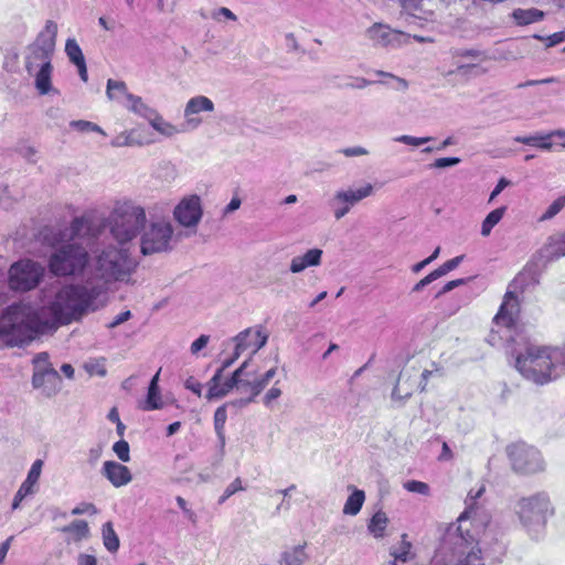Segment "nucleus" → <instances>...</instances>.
Returning a JSON list of instances; mask_svg holds the SVG:
<instances>
[{
  "label": "nucleus",
  "instance_id": "nucleus-8",
  "mask_svg": "<svg viewBox=\"0 0 565 565\" xmlns=\"http://www.w3.org/2000/svg\"><path fill=\"white\" fill-rule=\"evenodd\" d=\"M174 228L170 221H151L140 233V253L145 256L171 252Z\"/></svg>",
  "mask_w": 565,
  "mask_h": 565
},
{
  "label": "nucleus",
  "instance_id": "nucleus-13",
  "mask_svg": "<svg viewBox=\"0 0 565 565\" xmlns=\"http://www.w3.org/2000/svg\"><path fill=\"white\" fill-rule=\"evenodd\" d=\"M203 209L196 194L184 196L174 207L173 217L183 227L193 228L201 222Z\"/></svg>",
  "mask_w": 565,
  "mask_h": 565
},
{
  "label": "nucleus",
  "instance_id": "nucleus-22",
  "mask_svg": "<svg viewBox=\"0 0 565 565\" xmlns=\"http://www.w3.org/2000/svg\"><path fill=\"white\" fill-rule=\"evenodd\" d=\"M322 249L311 248L301 256H296L290 262V271L298 274L308 267L318 266L321 263Z\"/></svg>",
  "mask_w": 565,
  "mask_h": 565
},
{
  "label": "nucleus",
  "instance_id": "nucleus-37",
  "mask_svg": "<svg viewBox=\"0 0 565 565\" xmlns=\"http://www.w3.org/2000/svg\"><path fill=\"white\" fill-rule=\"evenodd\" d=\"M227 404L220 406L214 413V429L217 435L221 448L225 446V433L224 427L227 419L226 413Z\"/></svg>",
  "mask_w": 565,
  "mask_h": 565
},
{
  "label": "nucleus",
  "instance_id": "nucleus-53",
  "mask_svg": "<svg viewBox=\"0 0 565 565\" xmlns=\"http://www.w3.org/2000/svg\"><path fill=\"white\" fill-rule=\"evenodd\" d=\"M460 158L458 157H449V158H438L433 163L429 164V168L433 169H445L449 167H454L460 163Z\"/></svg>",
  "mask_w": 565,
  "mask_h": 565
},
{
  "label": "nucleus",
  "instance_id": "nucleus-24",
  "mask_svg": "<svg viewBox=\"0 0 565 565\" xmlns=\"http://www.w3.org/2000/svg\"><path fill=\"white\" fill-rule=\"evenodd\" d=\"M106 95L109 100H114L124 107H126V104H129V102L135 96L134 94L128 92L127 85L122 81H115V79H108L107 81V88H106Z\"/></svg>",
  "mask_w": 565,
  "mask_h": 565
},
{
  "label": "nucleus",
  "instance_id": "nucleus-30",
  "mask_svg": "<svg viewBox=\"0 0 565 565\" xmlns=\"http://www.w3.org/2000/svg\"><path fill=\"white\" fill-rule=\"evenodd\" d=\"M150 126L161 134L164 137H173L174 135L179 132H184L183 127L181 129L177 128L171 122L166 121L159 113H157L152 119L149 121Z\"/></svg>",
  "mask_w": 565,
  "mask_h": 565
},
{
  "label": "nucleus",
  "instance_id": "nucleus-56",
  "mask_svg": "<svg viewBox=\"0 0 565 565\" xmlns=\"http://www.w3.org/2000/svg\"><path fill=\"white\" fill-rule=\"evenodd\" d=\"M85 513L96 514L97 509L93 503L83 502L72 510L73 515H82Z\"/></svg>",
  "mask_w": 565,
  "mask_h": 565
},
{
  "label": "nucleus",
  "instance_id": "nucleus-31",
  "mask_svg": "<svg viewBox=\"0 0 565 565\" xmlns=\"http://www.w3.org/2000/svg\"><path fill=\"white\" fill-rule=\"evenodd\" d=\"M126 108L136 115L150 121L152 117L158 113L156 109L148 106L141 97L134 96L129 104H126Z\"/></svg>",
  "mask_w": 565,
  "mask_h": 565
},
{
  "label": "nucleus",
  "instance_id": "nucleus-26",
  "mask_svg": "<svg viewBox=\"0 0 565 565\" xmlns=\"http://www.w3.org/2000/svg\"><path fill=\"white\" fill-rule=\"evenodd\" d=\"M544 12L536 8L530 9H514L511 13V18L516 25L523 26L543 20Z\"/></svg>",
  "mask_w": 565,
  "mask_h": 565
},
{
  "label": "nucleus",
  "instance_id": "nucleus-16",
  "mask_svg": "<svg viewBox=\"0 0 565 565\" xmlns=\"http://www.w3.org/2000/svg\"><path fill=\"white\" fill-rule=\"evenodd\" d=\"M267 340L268 334L265 333L260 327L257 329H245L234 338L236 343V356H241V354L247 349H252V353L255 354L258 350L265 347Z\"/></svg>",
  "mask_w": 565,
  "mask_h": 565
},
{
  "label": "nucleus",
  "instance_id": "nucleus-19",
  "mask_svg": "<svg viewBox=\"0 0 565 565\" xmlns=\"http://www.w3.org/2000/svg\"><path fill=\"white\" fill-rule=\"evenodd\" d=\"M43 461L38 459L35 460L31 469L28 472L26 479L23 481V483L20 486L19 490L17 491L13 502H12V509L15 510L19 508L21 501L29 494L33 492V486L38 482L41 471H42Z\"/></svg>",
  "mask_w": 565,
  "mask_h": 565
},
{
  "label": "nucleus",
  "instance_id": "nucleus-27",
  "mask_svg": "<svg viewBox=\"0 0 565 565\" xmlns=\"http://www.w3.org/2000/svg\"><path fill=\"white\" fill-rule=\"evenodd\" d=\"M160 370L151 379L147 398L142 405L143 411H153L162 407L160 391L158 386Z\"/></svg>",
  "mask_w": 565,
  "mask_h": 565
},
{
  "label": "nucleus",
  "instance_id": "nucleus-20",
  "mask_svg": "<svg viewBox=\"0 0 565 565\" xmlns=\"http://www.w3.org/2000/svg\"><path fill=\"white\" fill-rule=\"evenodd\" d=\"M64 533L66 544H78L90 536L88 523L84 520H75L72 523L61 527Z\"/></svg>",
  "mask_w": 565,
  "mask_h": 565
},
{
  "label": "nucleus",
  "instance_id": "nucleus-5",
  "mask_svg": "<svg viewBox=\"0 0 565 565\" xmlns=\"http://www.w3.org/2000/svg\"><path fill=\"white\" fill-rule=\"evenodd\" d=\"M137 262L131 257L130 252L125 246L108 244L103 247L92 249L90 263L88 267L87 288H98L99 294L104 286L114 282H128L131 275L136 271ZM97 298L93 300L95 302ZM92 303L89 310H95Z\"/></svg>",
  "mask_w": 565,
  "mask_h": 565
},
{
  "label": "nucleus",
  "instance_id": "nucleus-12",
  "mask_svg": "<svg viewBox=\"0 0 565 565\" xmlns=\"http://www.w3.org/2000/svg\"><path fill=\"white\" fill-rule=\"evenodd\" d=\"M250 359L244 361L238 369H236L232 375L225 380L222 384V370H216L212 379L207 382L206 398L209 401L225 397L234 387L239 390L247 388L246 380L243 376L249 375L246 373V369L249 365Z\"/></svg>",
  "mask_w": 565,
  "mask_h": 565
},
{
  "label": "nucleus",
  "instance_id": "nucleus-63",
  "mask_svg": "<svg viewBox=\"0 0 565 565\" xmlns=\"http://www.w3.org/2000/svg\"><path fill=\"white\" fill-rule=\"evenodd\" d=\"M242 200L238 196H233L230 203L224 207L222 214L227 216L241 207Z\"/></svg>",
  "mask_w": 565,
  "mask_h": 565
},
{
  "label": "nucleus",
  "instance_id": "nucleus-23",
  "mask_svg": "<svg viewBox=\"0 0 565 565\" xmlns=\"http://www.w3.org/2000/svg\"><path fill=\"white\" fill-rule=\"evenodd\" d=\"M60 381V374L52 366L35 369L32 376V384L35 388L44 387L46 383L51 385V390L47 392V394L56 391V385Z\"/></svg>",
  "mask_w": 565,
  "mask_h": 565
},
{
  "label": "nucleus",
  "instance_id": "nucleus-41",
  "mask_svg": "<svg viewBox=\"0 0 565 565\" xmlns=\"http://www.w3.org/2000/svg\"><path fill=\"white\" fill-rule=\"evenodd\" d=\"M403 374L399 375L395 387L392 391V399L399 402L403 404L406 399H408L413 395L414 384H408L407 387H403L404 383H402ZM408 379L405 381L407 384Z\"/></svg>",
  "mask_w": 565,
  "mask_h": 565
},
{
  "label": "nucleus",
  "instance_id": "nucleus-54",
  "mask_svg": "<svg viewBox=\"0 0 565 565\" xmlns=\"http://www.w3.org/2000/svg\"><path fill=\"white\" fill-rule=\"evenodd\" d=\"M349 192H351V195H353V200L355 201V203L360 202L361 200L372 195L373 193V185L367 183L365 184L364 186L358 189V190H352V189H349L348 190Z\"/></svg>",
  "mask_w": 565,
  "mask_h": 565
},
{
  "label": "nucleus",
  "instance_id": "nucleus-40",
  "mask_svg": "<svg viewBox=\"0 0 565 565\" xmlns=\"http://www.w3.org/2000/svg\"><path fill=\"white\" fill-rule=\"evenodd\" d=\"M136 131L130 130L126 132H121L120 135L116 136L111 140L113 147H130V146H142L145 143H149L150 141H142L140 139H137L135 137Z\"/></svg>",
  "mask_w": 565,
  "mask_h": 565
},
{
  "label": "nucleus",
  "instance_id": "nucleus-46",
  "mask_svg": "<svg viewBox=\"0 0 565 565\" xmlns=\"http://www.w3.org/2000/svg\"><path fill=\"white\" fill-rule=\"evenodd\" d=\"M565 206V195L556 199L541 215L540 221H546L558 214Z\"/></svg>",
  "mask_w": 565,
  "mask_h": 565
},
{
  "label": "nucleus",
  "instance_id": "nucleus-35",
  "mask_svg": "<svg viewBox=\"0 0 565 565\" xmlns=\"http://www.w3.org/2000/svg\"><path fill=\"white\" fill-rule=\"evenodd\" d=\"M507 211V206L498 207L491 211L481 224V235L487 237L491 234L492 228L502 220Z\"/></svg>",
  "mask_w": 565,
  "mask_h": 565
},
{
  "label": "nucleus",
  "instance_id": "nucleus-14",
  "mask_svg": "<svg viewBox=\"0 0 565 565\" xmlns=\"http://www.w3.org/2000/svg\"><path fill=\"white\" fill-rule=\"evenodd\" d=\"M366 35L374 45L381 47H398L408 43L409 40L408 34L381 23H375L369 28Z\"/></svg>",
  "mask_w": 565,
  "mask_h": 565
},
{
  "label": "nucleus",
  "instance_id": "nucleus-60",
  "mask_svg": "<svg viewBox=\"0 0 565 565\" xmlns=\"http://www.w3.org/2000/svg\"><path fill=\"white\" fill-rule=\"evenodd\" d=\"M36 152V149L32 146H22L19 148L21 157L30 162H35Z\"/></svg>",
  "mask_w": 565,
  "mask_h": 565
},
{
  "label": "nucleus",
  "instance_id": "nucleus-7",
  "mask_svg": "<svg viewBox=\"0 0 565 565\" xmlns=\"http://www.w3.org/2000/svg\"><path fill=\"white\" fill-rule=\"evenodd\" d=\"M515 513L529 533L537 535L553 514L550 498L544 492L521 498L515 504Z\"/></svg>",
  "mask_w": 565,
  "mask_h": 565
},
{
  "label": "nucleus",
  "instance_id": "nucleus-36",
  "mask_svg": "<svg viewBox=\"0 0 565 565\" xmlns=\"http://www.w3.org/2000/svg\"><path fill=\"white\" fill-rule=\"evenodd\" d=\"M103 543L106 550L110 553H115L119 548V537L116 534L113 523L106 522L102 527Z\"/></svg>",
  "mask_w": 565,
  "mask_h": 565
},
{
  "label": "nucleus",
  "instance_id": "nucleus-57",
  "mask_svg": "<svg viewBox=\"0 0 565 565\" xmlns=\"http://www.w3.org/2000/svg\"><path fill=\"white\" fill-rule=\"evenodd\" d=\"M437 280L436 276H434V273H429L427 276H425L423 279H420L417 284H415L412 288L413 292H419L422 291L426 286L431 284L433 281Z\"/></svg>",
  "mask_w": 565,
  "mask_h": 565
},
{
  "label": "nucleus",
  "instance_id": "nucleus-59",
  "mask_svg": "<svg viewBox=\"0 0 565 565\" xmlns=\"http://www.w3.org/2000/svg\"><path fill=\"white\" fill-rule=\"evenodd\" d=\"M210 337L206 334L200 335L194 342L191 344V353L196 354L199 351H201L203 348L206 347L209 343Z\"/></svg>",
  "mask_w": 565,
  "mask_h": 565
},
{
  "label": "nucleus",
  "instance_id": "nucleus-4",
  "mask_svg": "<svg viewBox=\"0 0 565 565\" xmlns=\"http://www.w3.org/2000/svg\"><path fill=\"white\" fill-rule=\"evenodd\" d=\"M507 339L514 343L511 355L514 358V366L520 374L536 384H545L559 377L565 363L561 348L535 345L524 338L507 334Z\"/></svg>",
  "mask_w": 565,
  "mask_h": 565
},
{
  "label": "nucleus",
  "instance_id": "nucleus-43",
  "mask_svg": "<svg viewBox=\"0 0 565 565\" xmlns=\"http://www.w3.org/2000/svg\"><path fill=\"white\" fill-rule=\"evenodd\" d=\"M462 259H463V255H460V256L454 257V258L445 262L438 268L433 270L434 276H436V278L438 279V278L447 275L449 271L456 269L460 265Z\"/></svg>",
  "mask_w": 565,
  "mask_h": 565
},
{
  "label": "nucleus",
  "instance_id": "nucleus-1",
  "mask_svg": "<svg viewBox=\"0 0 565 565\" xmlns=\"http://www.w3.org/2000/svg\"><path fill=\"white\" fill-rule=\"evenodd\" d=\"M98 294V288L64 285L53 300L42 307L41 313L45 319L30 303H12L0 316V341L9 347L23 345L49 328L79 320Z\"/></svg>",
  "mask_w": 565,
  "mask_h": 565
},
{
  "label": "nucleus",
  "instance_id": "nucleus-18",
  "mask_svg": "<svg viewBox=\"0 0 565 565\" xmlns=\"http://www.w3.org/2000/svg\"><path fill=\"white\" fill-rule=\"evenodd\" d=\"M516 312V298L511 292H508L505 295L504 302L501 305L499 312L494 317V322L498 326L501 324L504 328V332L510 333L515 326L514 316Z\"/></svg>",
  "mask_w": 565,
  "mask_h": 565
},
{
  "label": "nucleus",
  "instance_id": "nucleus-11",
  "mask_svg": "<svg viewBox=\"0 0 565 565\" xmlns=\"http://www.w3.org/2000/svg\"><path fill=\"white\" fill-rule=\"evenodd\" d=\"M44 267L31 259H22L9 269V286L13 290L29 291L38 287L44 276Z\"/></svg>",
  "mask_w": 565,
  "mask_h": 565
},
{
  "label": "nucleus",
  "instance_id": "nucleus-49",
  "mask_svg": "<svg viewBox=\"0 0 565 565\" xmlns=\"http://www.w3.org/2000/svg\"><path fill=\"white\" fill-rule=\"evenodd\" d=\"M550 256L559 258L565 256V234L558 238L553 239L548 246Z\"/></svg>",
  "mask_w": 565,
  "mask_h": 565
},
{
  "label": "nucleus",
  "instance_id": "nucleus-64",
  "mask_svg": "<svg viewBox=\"0 0 565 565\" xmlns=\"http://www.w3.org/2000/svg\"><path fill=\"white\" fill-rule=\"evenodd\" d=\"M77 565H97V558L94 555L79 553L76 558Z\"/></svg>",
  "mask_w": 565,
  "mask_h": 565
},
{
  "label": "nucleus",
  "instance_id": "nucleus-32",
  "mask_svg": "<svg viewBox=\"0 0 565 565\" xmlns=\"http://www.w3.org/2000/svg\"><path fill=\"white\" fill-rule=\"evenodd\" d=\"M423 0H399L402 8L407 12L411 18L419 20H431L433 12H425L422 10Z\"/></svg>",
  "mask_w": 565,
  "mask_h": 565
},
{
  "label": "nucleus",
  "instance_id": "nucleus-28",
  "mask_svg": "<svg viewBox=\"0 0 565 565\" xmlns=\"http://www.w3.org/2000/svg\"><path fill=\"white\" fill-rule=\"evenodd\" d=\"M53 67L52 64L46 62V66L33 71L35 77V87L41 95H46L52 90L51 76Z\"/></svg>",
  "mask_w": 565,
  "mask_h": 565
},
{
  "label": "nucleus",
  "instance_id": "nucleus-45",
  "mask_svg": "<svg viewBox=\"0 0 565 565\" xmlns=\"http://www.w3.org/2000/svg\"><path fill=\"white\" fill-rule=\"evenodd\" d=\"M404 489L408 492L418 493L422 495H429L430 488L426 482L417 481V480H408L403 484Z\"/></svg>",
  "mask_w": 565,
  "mask_h": 565
},
{
  "label": "nucleus",
  "instance_id": "nucleus-42",
  "mask_svg": "<svg viewBox=\"0 0 565 565\" xmlns=\"http://www.w3.org/2000/svg\"><path fill=\"white\" fill-rule=\"evenodd\" d=\"M65 52L73 64H78L85 61L82 49L79 47L75 39H67L65 43Z\"/></svg>",
  "mask_w": 565,
  "mask_h": 565
},
{
  "label": "nucleus",
  "instance_id": "nucleus-55",
  "mask_svg": "<svg viewBox=\"0 0 565 565\" xmlns=\"http://www.w3.org/2000/svg\"><path fill=\"white\" fill-rule=\"evenodd\" d=\"M534 38L539 40H545L547 42L546 46L552 47L565 41V29L547 38H543L541 35H534Z\"/></svg>",
  "mask_w": 565,
  "mask_h": 565
},
{
  "label": "nucleus",
  "instance_id": "nucleus-39",
  "mask_svg": "<svg viewBox=\"0 0 565 565\" xmlns=\"http://www.w3.org/2000/svg\"><path fill=\"white\" fill-rule=\"evenodd\" d=\"M487 73L484 67H481L479 64H460L456 70L449 71L447 75L458 74L465 78H470L472 76H480Z\"/></svg>",
  "mask_w": 565,
  "mask_h": 565
},
{
  "label": "nucleus",
  "instance_id": "nucleus-17",
  "mask_svg": "<svg viewBox=\"0 0 565 565\" xmlns=\"http://www.w3.org/2000/svg\"><path fill=\"white\" fill-rule=\"evenodd\" d=\"M102 475L116 488L128 484L132 479L128 467L113 460L104 462Z\"/></svg>",
  "mask_w": 565,
  "mask_h": 565
},
{
  "label": "nucleus",
  "instance_id": "nucleus-52",
  "mask_svg": "<svg viewBox=\"0 0 565 565\" xmlns=\"http://www.w3.org/2000/svg\"><path fill=\"white\" fill-rule=\"evenodd\" d=\"M455 56L459 57H468L479 61H484L487 58V55L484 52L477 50V49H460L457 50L454 54Z\"/></svg>",
  "mask_w": 565,
  "mask_h": 565
},
{
  "label": "nucleus",
  "instance_id": "nucleus-21",
  "mask_svg": "<svg viewBox=\"0 0 565 565\" xmlns=\"http://www.w3.org/2000/svg\"><path fill=\"white\" fill-rule=\"evenodd\" d=\"M353 195L348 190L338 191L333 198L329 201V206L333 211V215L335 220H341L351 210V207L356 204L353 200Z\"/></svg>",
  "mask_w": 565,
  "mask_h": 565
},
{
  "label": "nucleus",
  "instance_id": "nucleus-50",
  "mask_svg": "<svg viewBox=\"0 0 565 565\" xmlns=\"http://www.w3.org/2000/svg\"><path fill=\"white\" fill-rule=\"evenodd\" d=\"M113 451L122 462H128L130 460L129 444L126 440L120 439L119 441H116L113 445Z\"/></svg>",
  "mask_w": 565,
  "mask_h": 565
},
{
  "label": "nucleus",
  "instance_id": "nucleus-51",
  "mask_svg": "<svg viewBox=\"0 0 565 565\" xmlns=\"http://www.w3.org/2000/svg\"><path fill=\"white\" fill-rule=\"evenodd\" d=\"M406 535H403V542L399 551L391 552V555L394 557V561L397 562H406L411 554V543L405 541Z\"/></svg>",
  "mask_w": 565,
  "mask_h": 565
},
{
  "label": "nucleus",
  "instance_id": "nucleus-44",
  "mask_svg": "<svg viewBox=\"0 0 565 565\" xmlns=\"http://www.w3.org/2000/svg\"><path fill=\"white\" fill-rule=\"evenodd\" d=\"M71 127H73L74 129L81 131V132H89V131H93V132H98L103 136H106V132L103 130L102 127H99L98 125L92 122V121H87V120H73L71 121Z\"/></svg>",
  "mask_w": 565,
  "mask_h": 565
},
{
  "label": "nucleus",
  "instance_id": "nucleus-29",
  "mask_svg": "<svg viewBox=\"0 0 565 565\" xmlns=\"http://www.w3.org/2000/svg\"><path fill=\"white\" fill-rule=\"evenodd\" d=\"M387 524L388 518L386 513L380 510L371 518L367 530L375 539H382L385 535Z\"/></svg>",
  "mask_w": 565,
  "mask_h": 565
},
{
  "label": "nucleus",
  "instance_id": "nucleus-9",
  "mask_svg": "<svg viewBox=\"0 0 565 565\" xmlns=\"http://www.w3.org/2000/svg\"><path fill=\"white\" fill-rule=\"evenodd\" d=\"M56 35L57 24L52 20L46 21L44 30L29 47L25 67L30 74L40 67L46 66V62L51 63Z\"/></svg>",
  "mask_w": 565,
  "mask_h": 565
},
{
  "label": "nucleus",
  "instance_id": "nucleus-6",
  "mask_svg": "<svg viewBox=\"0 0 565 565\" xmlns=\"http://www.w3.org/2000/svg\"><path fill=\"white\" fill-rule=\"evenodd\" d=\"M90 256L88 250L77 243L57 246L49 257V269L57 277L88 275Z\"/></svg>",
  "mask_w": 565,
  "mask_h": 565
},
{
  "label": "nucleus",
  "instance_id": "nucleus-62",
  "mask_svg": "<svg viewBox=\"0 0 565 565\" xmlns=\"http://www.w3.org/2000/svg\"><path fill=\"white\" fill-rule=\"evenodd\" d=\"M466 284V279H455V280H450L448 281L443 288L436 295V297H440L441 295L444 294H447L449 291H451L452 289L459 287V286H462Z\"/></svg>",
  "mask_w": 565,
  "mask_h": 565
},
{
  "label": "nucleus",
  "instance_id": "nucleus-3",
  "mask_svg": "<svg viewBox=\"0 0 565 565\" xmlns=\"http://www.w3.org/2000/svg\"><path fill=\"white\" fill-rule=\"evenodd\" d=\"M147 224V213L143 205L130 198L116 200L107 217L96 223L92 217L79 216L73 218L68 231V238L96 237L107 227L111 238L119 245L126 246L134 242Z\"/></svg>",
  "mask_w": 565,
  "mask_h": 565
},
{
  "label": "nucleus",
  "instance_id": "nucleus-38",
  "mask_svg": "<svg viewBox=\"0 0 565 565\" xmlns=\"http://www.w3.org/2000/svg\"><path fill=\"white\" fill-rule=\"evenodd\" d=\"M514 141L533 146L542 150H550L552 148L551 136L534 135L527 137H515Z\"/></svg>",
  "mask_w": 565,
  "mask_h": 565
},
{
  "label": "nucleus",
  "instance_id": "nucleus-61",
  "mask_svg": "<svg viewBox=\"0 0 565 565\" xmlns=\"http://www.w3.org/2000/svg\"><path fill=\"white\" fill-rule=\"evenodd\" d=\"M131 318V312L129 310L120 312L118 316L114 318L111 322L108 323L109 329H114L118 327L119 324L128 321Z\"/></svg>",
  "mask_w": 565,
  "mask_h": 565
},
{
  "label": "nucleus",
  "instance_id": "nucleus-47",
  "mask_svg": "<svg viewBox=\"0 0 565 565\" xmlns=\"http://www.w3.org/2000/svg\"><path fill=\"white\" fill-rule=\"evenodd\" d=\"M431 140H433V137H414V136H408V135H402V136L394 138V141H396V142L413 146V147L423 146Z\"/></svg>",
  "mask_w": 565,
  "mask_h": 565
},
{
  "label": "nucleus",
  "instance_id": "nucleus-2",
  "mask_svg": "<svg viewBox=\"0 0 565 565\" xmlns=\"http://www.w3.org/2000/svg\"><path fill=\"white\" fill-rule=\"evenodd\" d=\"M486 487L471 489L466 499V509L457 523L450 524L436 550V562L450 565H483L478 547L480 529L489 523V515L479 503Z\"/></svg>",
  "mask_w": 565,
  "mask_h": 565
},
{
  "label": "nucleus",
  "instance_id": "nucleus-33",
  "mask_svg": "<svg viewBox=\"0 0 565 565\" xmlns=\"http://www.w3.org/2000/svg\"><path fill=\"white\" fill-rule=\"evenodd\" d=\"M364 500V492L362 490L355 489L347 499L343 507V513L348 515H356L362 509Z\"/></svg>",
  "mask_w": 565,
  "mask_h": 565
},
{
  "label": "nucleus",
  "instance_id": "nucleus-34",
  "mask_svg": "<svg viewBox=\"0 0 565 565\" xmlns=\"http://www.w3.org/2000/svg\"><path fill=\"white\" fill-rule=\"evenodd\" d=\"M275 375H276V367H271L267 372H265L262 376H259L253 381L246 380L247 388H249L250 393H253V396L256 397L269 384V382L273 380V377Z\"/></svg>",
  "mask_w": 565,
  "mask_h": 565
},
{
  "label": "nucleus",
  "instance_id": "nucleus-10",
  "mask_svg": "<svg viewBox=\"0 0 565 565\" xmlns=\"http://www.w3.org/2000/svg\"><path fill=\"white\" fill-rule=\"evenodd\" d=\"M507 454L512 470L519 475H533L543 471L545 468L541 452L524 443L508 446Z\"/></svg>",
  "mask_w": 565,
  "mask_h": 565
},
{
  "label": "nucleus",
  "instance_id": "nucleus-25",
  "mask_svg": "<svg viewBox=\"0 0 565 565\" xmlns=\"http://www.w3.org/2000/svg\"><path fill=\"white\" fill-rule=\"evenodd\" d=\"M307 544L295 545L284 550L278 559L279 565H303L309 556L306 553Z\"/></svg>",
  "mask_w": 565,
  "mask_h": 565
},
{
  "label": "nucleus",
  "instance_id": "nucleus-48",
  "mask_svg": "<svg viewBox=\"0 0 565 565\" xmlns=\"http://www.w3.org/2000/svg\"><path fill=\"white\" fill-rule=\"evenodd\" d=\"M245 488L243 487L242 479L239 477L235 478L225 489L223 495L218 499V504H223L230 497L235 494L238 491H243Z\"/></svg>",
  "mask_w": 565,
  "mask_h": 565
},
{
  "label": "nucleus",
  "instance_id": "nucleus-15",
  "mask_svg": "<svg viewBox=\"0 0 565 565\" xmlns=\"http://www.w3.org/2000/svg\"><path fill=\"white\" fill-rule=\"evenodd\" d=\"M214 111V103L206 96L198 95L190 98L184 107L183 116V130H194L202 122V118L198 115L201 113H212Z\"/></svg>",
  "mask_w": 565,
  "mask_h": 565
},
{
  "label": "nucleus",
  "instance_id": "nucleus-58",
  "mask_svg": "<svg viewBox=\"0 0 565 565\" xmlns=\"http://www.w3.org/2000/svg\"><path fill=\"white\" fill-rule=\"evenodd\" d=\"M341 152L345 157H360L369 154V150L361 146L344 148L341 150Z\"/></svg>",
  "mask_w": 565,
  "mask_h": 565
}]
</instances>
